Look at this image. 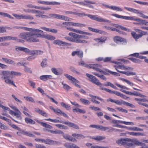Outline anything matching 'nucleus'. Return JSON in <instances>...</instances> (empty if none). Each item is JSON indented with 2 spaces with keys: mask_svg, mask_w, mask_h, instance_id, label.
<instances>
[{
  "mask_svg": "<svg viewBox=\"0 0 148 148\" xmlns=\"http://www.w3.org/2000/svg\"><path fill=\"white\" fill-rule=\"evenodd\" d=\"M30 32H28L27 38V41L30 42H36L39 41V40L37 38L41 37L45 38L50 40H53L56 39V38L52 36L45 34H41L39 33H42L43 31L41 30L32 28H28L26 30Z\"/></svg>",
  "mask_w": 148,
  "mask_h": 148,
  "instance_id": "1",
  "label": "nucleus"
},
{
  "mask_svg": "<svg viewBox=\"0 0 148 148\" xmlns=\"http://www.w3.org/2000/svg\"><path fill=\"white\" fill-rule=\"evenodd\" d=\"M119 145H123L126 147H130L134 145H142L145 144L136 139H131L125 138H121L116 141Z\"/></svg>",
  "mask_w": 148,
  "mask_h": 148,
  "instance_id": "2",
  "label": "nucleus"
},
{
  "mask_svg": "<svg viewBox=\"0 0 148 148\" xmlns=\"http://www.w3.org/2000/svg\"><path fill=\"white\" fill-rule=\"evenodd\" d=\"M112 16H114L117 18H121L126 20H129L136 21L138 23H134L135 24L139 25H148V22L145 20H142L136 17L135 16H125L120 15L117 14H112Z\"/></svg>",
  "mask_w": 148,
  "mask_h": 148,
  "instance_id": "3",
  "label": "nucleus"
},
{
  "mask_svg": "<svg viewBox=\"0 0 148 148\" xmlns=\"http://www.w3.org/2000/svg\"><path fill=\"white\" fill-rule=\"evenodd\" d=\"M115 85L121 88V89H120V90L121 91L125 93L126 94L129 95H135L136 96H139L140 97H146V96L143 95L140 93L137 92H130L126 91L125 90L123 89H126L127 90H129V88L124 86L121 85L117 83H115Z\"/></svg>",
  "mask_w": 148,
  "mask_h": 148,
  "instance_id": "4",
  "label": "nucleus"
},
{
  "mask_svg": "<svg viewBox=\"0 0 148 148\" xmlns=\"http://www.w3.org/2000/svg\"><path fill=\"white\" fill-rule=\"evenodd\" d=\"M45 120L46 121H50L51 122L54 123L59 122L62 123L63 124L68 125L69 127H73L76 129L78 130L79 129V127L77 125L69 121H60L56 119H53L50 118L45 119Z\"/></svg>",
  "mask_w": 148,
  "mask_h": 148,
  "instance_id": "5",
  "label": "nucleus"
},
{
  "mask_svg": "<svg viewBox=\"0 0 148 148\" xmlns=\"http://www.w3.org/2000/svg\"><path fill=\"white\" fill-rule=\"evenodd\" d=\"M21 75V74L20 72H16L14 71H5V76L1 77V79H6V78H13V77L12 76V75L20 76Z\"/></svg>",
  "mask_w": 148,
  "mask_h": 148,
  "instance_id": "6",
  "label": "nucleus"
},
{
  "mask_svg": "<svg viewBox=\"0 0 148 148\" xmlns=\"http://www.w3.org/2000/svg\"><path fill=\"white\" fill-rule=\"evenodd\" d=\"M124 8L126 10L132 12L137 14H140L141 15L140 16L144 18L147 19L148 16H146L142 13L140 11L136 9L131 8L125 7Z\"/></svg>",
  "mask_w": 148,
  "mask_h": 148,
  "instance_id": "7",
  "label": "nucleus"
},
{
  "mask_svg": "<svg viewBox=\"0 0 148 148\" xmlns=\"http://www.w3.org/2000/svg\"><path fill=\"white\" fill-rule=\"evenodd\" d=\"M124 8L126 10L132 12L137 14H140L141 15L140 16L144 18L147 19L148 16H146L142 13L140 11L136 9L131 8L125 7Z\"/></svg>",
  "mask_w": 148,
  "mask_h": 148,
  "instance_id": "8",
  "label": "nucleus"
},
{
  "mask_svg": "<svg viewBox=\"0 0 148 148\" xmlns=\"http://www.w3.org/2000/svg\"><path fill=\"white\" fill-rule=\"evenodd\" d=\"M102 66L97 64H93V69L97 71H98L101 74H105L106 72L101 69Z\"/></svg>",
  "mask_w": 148,
  "mask_h": 148,
  "instance_id": "9",
  "label": "nucleus"
},
{
  "mask_svg": "<svg viewBox=\"0 0 148 148\" xmlns=\"http://www.w3.org/2000/svg\"><path fill=\"white\" fill-rule=\"evenodd\" d=\"M113 39L114 42L116 43L121 42L124 43H126L127 42V40L119 36L114 37Z\"/></svg>",
  "mask_w": 148,
  "mask_h": 148,
  "instance_id": "10",
  "label": "nucleus"
},
{
  "mask_svg": "<svg viewBox=\"0 0 148 148\" xmlns=\"http://www.w3.org/2000/svg\"><path fill=\"white\" fill-rule=\"evenodd\" d=\"M53 43L55 44L58 45L60 46L62 45L64 46H71V43L64 42L58 40H55L54 41Z\"/></svg>",
  "mask_w": 148,
  "mask_h": 148,
  "instance_id": "11",
  "label": "nucleus"
},
{
  "mask_svg": "<svg viewBox=\"0 0 148 148\" xmlns=\"http://www.w3.org/2000/svg\"><path fill=\"white\" fill-rule=\"evenodd\" d=\"M66 28H67V29L68 30H70L71 31L73 32L76 33H77L79 34H86L87 35H91L92 34H91L88 33L86 32H84L81 30H79L77 29H72L70 28H67L66 27H65Z\"/></svg>",
  "mask_w": 148,
  "mask_h": 148,
  "instance_id": "12",
  "label": "nucleus"
},
{
  "mask_svg": "<svg viewBox=\"0 0 148 148\" xmlns=\"http://www.w3.org/2000/svg\"><path fill=\"white\" fill-rule=\"evenodd\" d=\"M52 72L55 75H60L63 73V70L62 69L53 68L51 69Z\"/></svg>",
  "mask_w": 148,
  "mask_h": 148,
  "instance_id": "13",
  "label": "nucleus"
},
{
  "mask_svg": "<svg viewBox=\"0 0 148 148\" xmlns=\"http://www.w3.org/2000/svg\"><path fill=\"white\" fill-rule=\"evenodd\" d=\"M102 5L106 8H109L114 10H116L118 11H122L123 10L122 8L119 7L113 6H109V5L104 4H103Z\"/></svg>",
  "mask_w": 148,
  "mask_h": 148,
  "instance_id": "14",
  "label": "nucleus"
},
{
  "mask_svg": "<svg viewBox=\"0 0 148 148\" xmlns=\"http://www.w3.org/2000/svg\"><path fill=\"white\" fill-rule=\"evenodd\" d=\"M108 91L110 94H114L116 95L120 96L124 99H126L128 98L125 95H124L121 93L116 91H112L108 90Z\"/></svg>",
  "mask_w": 148,
  "mask_h": 148,
  "instance_id": "15",
  "label": "nucleus"
},
{
  "mask_svg": "<svg viewBox=\"0 0 148 148\" xmlns=\"http://www.w3.org/2000/svg\"><path fill=\"white\" fill-rule=\"evenodd\" d=\"M38 2L39 3L45 5H60V3L59 2H49L47 1H42L40 0H39L38 1Z\"/></svg>",
  "mask_w": 148,
  "mask_h": 148,
  "instance_id": "16",
  "label": "nucleus"
},
{
  "mask_svg": "<svg viewBox=\"0 0 148 148\" xmlns=\"http://www.w3.org/2000/svg\"><path fill=\"white\" fill-rule=\"evenodd\" d=\"M116 63L117 64H116L114 66L115 69L118 72L121 73V72L122 71H119V69H125V67L123 64L121 62H116Z\"/></svg>",
  "mask_w": 148,
  "mask_h": 148,
  "instance_id": "17",
  "label": "nucleus"
},
{
  "mask_svg": "<svg viewBox=\"0 0 148 148\" xmlns=\"http://www.w3.org/2000/svg\"><path fill=\"white\" fill-rule=\"evenodd\" d=\"M46 144L49 145H58L59 144H60V143L58 141L47 138Z\"/></svg>",
  "mask_w": 148,
  "mask_h": 148,
  "instance_id": "18",
  "label": "nucleus"
},
{
  "mask_svg": "<svg viewBox=\"0 0 148 148\" xmlns=\"http://www.w3.org/2000/svg\"><path fill=\"white\" fill-rule=\"evenodd\" d=\"M93 128L99 130L101 131H105L106 130H108L109 127H104L102 126L98 125H93Z\"/></svg>",
  "mask_w": 148,
  "mask_h": 148,
  "instance_id": "19",
  "label": "nucleus"
},
{
  "mask_svg": "<svg viewBox=\"0 0 148 148\" xmlns=\"http://www.w3.org/2000/svg\"><path fill=\"white\" fill-rule=\"evenodd\" d=\"M75 55H77L79 57L82 58L83 53L82 51H73L72 53V55L74 56Z\"/></svg>",
  "mask_w": 148,
  "mask_h": 148,
  "instance_id": "20",
  "label": "nucleus"
},
{
  "mask_svg": "<svg viewBox=\"0 0 148 148\" xmlns=\"http://www.w3.org/2000/svg\"><path fill=\"white\" fill-rule=\"evenodd\" d=\"M35 111L38 113L39 114H41L43 116L46 117L47 116V113L44 111L40 110L38 108H35L34 109Z\"/></svg>",
  "mask_w": 148,
  "mask_h": 148,
  "instance_id": "21",
  "label": "nucleus"
},
{
  "mask_svg": "<svg viewBox=\"0 0 148 148\" xmlns=\"http://www.w3.org/2000/svg\"><path fill=\"white\" fill-rule=\"evenodd\" d=\"M52 76L51 75H42L40 77V79L43 81H46L49 79H51Z\"/></svg>",
  "mask_w": 148,
  "mask_h": 148,
  "instance_id": "22",
  "label": "nucleus"
},
{
  "mask_svg": "<svg viewBox=\"0 0 148 148\" xmlns=\"http://www.w3.org/2000/svg\"><path fill=\"white\" fill-rule=\"evenodd\" d=\"M93 20L99 22H109V21L99 18L97 16L93 15Z\"/></svg>",
  "mask_w": 148,
  "mask_h": 148,
  "instance_id": "23",
  "label": "nucleus"
},
{
  "mask_svg": "<svg viewBox=\"0 0 148 148\" xmlns=\"http://www.w3.org/2000/svg\"><path fill=\"white\" fill-rule=\"evenodd\" d=\"M78 65L79 66H82L86 68H89L90 69L92 68V64L88 65L84 63V61H81V62H78Z\"/></svg>",
  "mask_w": 148,
  "mask_h": 148,
  "instance_id": "24",
  "label": "nucleus"
},
{
  "mask_svg": "<svg viewBox=\"0 0 148 148\" xmlns=\"http://www.w3.org/2000/svg\"><path fill=\"white\" fill-rule=\"evenodd\" d=\"M99 100L101 101L104 102V100L103 99L101 98L98 97L93 96V102L97 104H99L100 102L97 101V100Z\"/></svg>",
  "mask_w": 148,
  "mask_h": 148,
  "instance_id": "25",
  "label": "nucleus"
},
{
  "mask_svg": "<svg viewBox=\"0 0 148 148\" xmlns=\"http://www.w3.org/2000/svg\"><path fill=\"white\" fill-rule=\"evenodd\" d=\"M40 28L46 31L51 32L54 33H57L58 32V30L55 29H49L45 27H41Z\"/></svg>",
  "mask_w": 148,
  "mask_h": 148,
  "instance_id": "26",
  "label": "nucleus"
},
{
  "mask_svg": "<svg viewBox=\"0 0 148 148\" xmlns=\"http://www.w3.org/2000/svg\"><path fill=\"white\" fill-rule=\"evenodd\" d=\"M62 24L66 25L67 26L70 25L75 26H80V24L79 23H74L71 22H63V23Z\"/></svg>",
  "mask_w": 148,
  "mask_h": 148,
  "instance_id": "27",
  "label": "nucleus"
},
{
  "mask_svg": "<svg viewBox=\"0 0 148 148\" xmlns=\"http://www.w3.org/2000/svg\"><path fill=\"white\" fill-rule=\"evenodd\" d=\"M128 134L131 135L135 136H144L145 134L144 133L141 132H129Z\"/></svg>",
  "mask_w": 148,
  "mask_h": 148,
  "instance_id": "28",
  "label": "nucleus"
},
{
  "mask_svg": "<svg viewBox=\"0 0 148 148\" xmlns=\"http://www.w3.org/2000/svg\"><path fill=\"white\" fill-rule=\"evenodd\" d=\"M131 34L132 37L136 40H137L138 39L141 38L142 36V34H137L136 33L134 32H132Z\"/></svg>",
  "mask_w": 148,
  "mask_h": 148,
  "instance_id": "29",
  "label": "nucleus"
},
{
  "mask_svg": "<svg viewBox=\"0 0 148 148\" xmlns=\"http://www.w3.org/2000/svg\"><path fill=\"white\" fill-rule=\"evenodd\" d=\"M28 32L22 33L20 34L18 36L19 38L24 39H25L27 41V38L28 36Z\"/></svg>",
  "mask_w": 148,
  "mask_h": 148,
  "instance_id": "30",
  "label": "nucleus"
},
{
  "mask_svg": "<svg viewBox=\"0 0 148 148\" xmlns=\"http://www.w3.org/2000/svg\"><path fill=\"white\" fill-rule=\"evenodd\" d=\"M11 78H6V79H2V80H5V82L8 84H10L12 85H13L14 87H16V86L14 84L13 81L12 80L10 79Z\"/></svg>",
  "mask_w": 148,
  "mask_h": 148,
  "instance_id": "31",
  "label": "nucleus"
},
{
  "mask_svg": "<svg viewBox=\"0 0 148 148\" xmlns=\"http://www.w3.org/2000/svg\"><path fill=\"white\" fill-rule=\"evenodd\" d=\"M25 122L29 124H34L35 123V122L32 119L29 118L28 117H26L25 119Z\"/></svg>",
  "mask_w": 148,
  "mask_h": 148,
  "instance_id": "32",
  "label": "nucleus"
},
{
  "mask_svg": "<svg viewBox=\"0 0 148 148\" xmlns=\"http://www.w3.org/2000/svg\"><path fill=\"white\" fill-rule=\"evenodd\" d=\"M43 53V51L41 50H32L31 55H40L42 54Z\"/></svg>",
  "mask_w": 148,
  "mask_h": 148,
  "instance_id": "33",
  "label": "nucleus"
},
{
  "mask_svg": "<svg viewBox=\"0 0 148 148\" xmlns=\"http://www.w3.org/2000/svg\"><path fill=\"white\" fill-rule=\"evenodd\" d=\"M22 134L29 136L30 137H35L36 136L33 134L30 133V132L27 131L22 130Z\"/></svg>",
  "mask_w": 148,
  "mask_h": 148,
  "instance_id": "34",
  "label": "nucleus"
},
{
  "mask_svg": "<svg viewBox=\"0 0 148 148\" xmlns=\"http://www.w3.org/2000/svg\"><path fill=\"white\" fill-rule=\"evenodd\" d=\"M105 138L106 137L104 136H96L93 137V139L97 141H101Z\"/></svg>",
  "mask_w": 148,
  "mask_h": 148,
  "instance_id": "35",
  "label": "nucleus"
},
{
  "mask_svg": "<svg viewBox=\"0 0 148 148\" xmlns=\"http://www.w3.org/2000/svg\"><path fill=\"white\" fill-rule=\"evenodd\" d=\"M39 123L43 127L46 128L50 129H52L53 128V127L51 126L49 124H47L46 123L42 122H39Z\"/></svg>",
  "mask_w": 148,
  "mask_h": 148,
  "instance_id": "36",
  "label": "nucleus"
},
{
  "mask_svg": "<svg viewBox=\"0 0 148 148\" xmlns=\"http://www.w3.org/2000/svg\"><path fill=\"white\" fill-rule=\"evenodd\" d=\"M0 15L4 16V17H7L11 19H14V18L11 16L9 14L7 13L0 12Z\"/></svg>",
  "mask_w": 148,
  "mask_h": 148,
  "instance_id": "37",
  "label": "nucleus"
},
{
  "mask_svg": "<svg viewBox=\"0 0 148 148\" xmlns=\"http://www.w3.org/2000/svg\"><path fill=\"white\" fill-rule=\"evenodd\" d=\"M128 129L132 130L138 131H142L144 130L143 129H141L136 127H130Z\"/></svg>",
  "mask_w": 148,
  "mask_h": 148,
  "instance_id": "38",
  "label": "nucleus"
},
{
  "mask_svg": "<svg viewBox=\"0 0 148 148\" xmlns=\"http://www.w3.org/2000/svg\"><path fill=\"white\" fill-rule=\"evenodd\" d=\"M17 112L15 113L14 116H15L18 119L20 120L22 119V117L21 115V113L19 110Z\"/></svg>",
  "mask_w": 148,
  "mask_h": 148,
  "instance_id": "39",
  "label": "nucleus"
},
{
  "mask_svg": "<svg viewBox=\"0 0 148 148\" xmlns=\"http://www.w3.org/2000/svg\"><path fill=\"white\" fill-rule=\"evenodd\" d=\"M66 147L67 148H80L76 145L73 143L71 144L66 145Z\"/></svg>",
  "mask_w": 148,
  "mask_h": 148,
  "instance_id": "40",
  "label": "nucleus"
},
{
  "mask_svg": "<svg viewBox=\"0 0 148 148\" xmlns=\"http://www.w3.org/2000/svg\"><path fill=\"white\" fill-rule=\"evenodd\" d=\"M111 57H106L104 59H103V61L104 62H109L112 63H116V62L112 61L111 60Z\"/></svg>",
  "mask_w": 148,
  "mask_h": 148,
  "instance_id": "41",
  "label": "nucleus"
},
{
  "mask_svg": "<svg viewBox=\"0 0 148 148\" xmlns=\"http://www.w3.org/2000/svg\"><path fill=\"white\" fill-rule=\"evenodd\" d=\"M80 100L83 104L85 105H88L90 103V102L89 101L84 99L81 98Z\"/></svg>",
  "mask_w": 148,
  "mask_h": 148,
  "instance_id": "42",
  "label": "nucleus"
},
{
  "mask_svg": "<svg viewBox=\"0 0 148 148\" xmlns=\"http://www.w3.org/2000/svg\"><path fill=\"white\" fill-rule=\"evenodd\" d=\"M93 83H94L97 86H100L101 83L95 77L93 76Z\"/></svg>",
  "mask_w": 148,
  "mask_h": 148,
  "instance_id": "43",
  "label": "nucleus"
},
{
  "mask_svg": "<svg viewBox=\"0 0 148 148\" xmlns=\"http://www.w3.org/2000/svg\"><path fill=\"white\" fill-rule=\"evenodd\" d=\"M24 98L27 101L32 102L34 103H35V101L33 98L31 97L25 96L24 97Z\"/></svg>",
  "mask_w": 148,
  "mask_h": 148,
  "instance_id": "44",
  "label": "nucleus"
},
{
  "mask_svg": "<svg viewBox=\"0 0 148 148\" xmlns=\"http://www.w3.org/2000/svg\"><path fill=\"white\" fill-rule=\"evenodd\" d=\"M116 27L117 28L120 29L121 30L127 32H129L130 31V30L129 29L127 28L126 27L121 25H118L117 26H116Z\"/></svg>",
  "mask_w": 148,
  "mask_h": 148,
  "instance_id": "45",
  "label": "nucleus"
},
{
  "mask_svg": "<svg viewBox=\"0 0 148 148\" xmlns=\"http://www.w3.org/2000/svg\"><path fill=\"white\" fill-rule=\"evenodd\" d=\"M93 74L97 77H100L101 79L105 81H106L107 80L106 78L103 75H100L99 74L95 73H93Z\"/></svg>",
  "mask_w": 148,
  "mask_h": 148,
  "instance_id": "46",
  "label": "nucleus"
},
{
  "mask_svg": "<svg viewBox=\"0 0 148 148\" xmlns=\"http://www.w3.org/2000/svg\"><path fill=\"white\" fill-rule=\"evenodd\" d=\"M56 127L60 128V129H62L65 130H67L68 129V128L66 126L64 125H63L61 124H56Z\"/></svg>",
  "mask_w": 148,
  "mask_h": 148,
  "instance_id": "47",
  "label": "nucleus"
},
{
  "mask_svg": "<svg viewBox=\"0 0 148 148\" xmlns=\"http://www.w3.org/2000/svg\"><path fill=\"white\" fill-rule=\"evenodd\" d=\"M60 104L62 106L66 108L67 110H69L71 109L70 107L64 103L61 102Z\"/></svg>",
  "mask_w": 148,
  "mask_h": 148,
  "instance_id": "48",
  "label": "nucleus"
},
{
  "mask_svg": "<svg viewBox=\"0 0 148 148\" xmlns=\"http://www.w3.org/2000/svg\"><path fill=\"white\" fill-rule=\"evenodd\" d=\"M23 19L32 20L34 19V18L30 15H23Z\"/></svg>",
  "mask_w": 148,
  "mask_h": 148,
  "instance_id": "49",
  "label": "nucleus"
},
{
  "mask_svg": "<svg viewBox=\"0 0 148 148\" xmlns=\"http://www.w3.org/2000/svg\"><path fill=\"white\" fill-rule=\"evenodd\" d=\"M123 104L127 106H129L130 107L132 108H134L135 107V106L134 105L127 102L123 101Z\"/></svg>",
  "mask_w": 148,
  "mask_h": 148,
  "instance_id": "50",
  "label": "nucleus"
},
{
  "mask_svg": "<svg viewBox=\"0 0 148 148\" xmlns=\"http://www.w3.org/2000/svg\"><path fill=\"white\" fill-rule=\"evenodd\" d=\"M25 63H24L23 66L25 67L24 71L27 72H28L30 73H32V71L31 70L30 68L27 67L26 66H25Z\"/></svg>",
  "mask_w": 148,
  "mask_h": 148,
  "instance_id": "51",
  "label": "nucleus"
},
{
  "mask_svg": "<svg viewBox=\"0 0 148 148\" xmlns=\"http://www.w3.org/2000/svg\"><path fill=\"white\" fill-rule=\"evenodd\" d=\"M47 59L46 58H45L43 60V61L41 63V65L42 67H44L47 66Z\"/></svg>",
  "mask_w": 148,
  "mask_h": 148,
  "instance_id": "52",
  "label": "nucleus"
},
{
  "mask_svg": "<svg viewBox=\"0 0 148 148\" xmlns=\"http://www.w3.org/2000/svg\"><path fill=\"white\" fill-rule=\"evenodd\" d=\"M53 134H64V132H63L60 130H56L55 131H53Z\"/></svg>",
  "mask_w": 148,
  "mask_h": 148,
  "instance_id": "53",
  "label": "nucleus"
},
{
  "mask_svg": "<svg viewBox=\"0 0 148 148\" xmlns=\"http://www.w3.org/2000/svg\"><path fill=\"white\" fill-rule=\"evenodd\" d=\"M106 86H110L112 88L115 89H117V88L113 84H112L110 82H108L107 83V84H105V85Z\"/></svg>",
  "mask_w": 148,
  "mask_h": 148,
  "instance_id": "54",
  "label": "nucleus"
},
{
  "mask_svg": "<svg viewBox=\"0 0 148 148\" xmlns=\"http://www.w3.org/2000/svg\"><path fill=\"white\" fill-rule=\"evenodd\" d=\"M93 32L96 33L101 34H104L105 33V32L101 30H99L98 29H93Z\"/></svg>",
  "mask_w": 148,
  "mask_h": 148,
  "instance_id": "55",
  "label": "nucleus"
},
{
  "mask_svg": "<svg viewBox=\"0 0 148 148\" xmlns=\"http://www.w3.org/2000/svg\"><path fill=\"white\" fill-rule=\"evenodd\" d=\"M50 16L52 17L57 19H60V15L56 14H49Z\"/></svg>",
  "mask_w": 148,
  "mask_h": 148,
  "instance_id": "56",
  "label": "nucleus"
},
{
  "mask_svg": "<svg viewBox=\"0 0 148 148\" xmlns=\"http://www.w3.org/2000/svg\"><path fill=\"white\" fill-rule=\"evenodd\" d=\"M69 35L75 38H78V35L75 33L71 32L69 33Z\"/></svg>",
  "mask_w": 148,
  "mask_h": 148,
  "instance_id": "57",
  "label": "nucleus"
},
{
  "mask_svg": "<svg viewBox=\"0 0 148 148\" xmlns=\"http://www.w3.org/2000/svg\"><path fill=\"white\" fill-rule=\"evenodd\" d=\"M37 17H38L39 18L41 17L42 18H49L50 17L47 16V15H43V14H36L35 15Z\"/></svg>",
  "mask_w": 148,
  "mask_h": 148,
  "instance_id": "58",
  "label": "nucleus"
},
{
  "mask_svg": "<svg viewBox=\"0 0 148 148\" xmlns=\"http://www.w3.org/2000/svg\"><path fill=\"white\" fill-rule=\"evenodd\" d=\"M116 109L118 110L119 111L122 112H124L125 113H127L128 111L127 110L123 109L122 108L117 107L116 108Z\"/></svg>",
  "mask_w": 148,
  "mask_h": 148,
  "instance_id": "59",
  "label": "nucleus"
},
{
  "mask_svg": "<svg viewBox=\"0 0 148 148\" xmlns=\"http://www.w3.org/2000/svg\"><path fill=\"white\" fill-rule=\"evenodd\" d=\"M0 128L4 130H6L8 129V128L6 126L4 125L3 124L1 123L0 122Z\"/></svg>",
  "mask_w": 148,
  "mask_h": 148,
  "instance_id": "60",
  "label": "nucleus"
},
{
  "mask_svg": "<svg viewBox=\"0 0 148 148\" xmlns=\"http://www.w3.org/2000/svg\"><path fill=\"white\" fill-rule=\"evenodd\" d=\"M13 15L17 19H23V15H19L17 14H13Z\"/></svg>",
  "mask_w": 148,
  "mask_h": 148,
  "instance_id": "61",
  "label": "nucleus"
},
{
  "mask_svg": "<svg viewBox=\"0 0 148 148\" xmlns=\"http://www.w3.org/2000/svg\"><path fill=\"white\" fill-rule=\"evenodd\" d=\"M130 59L132 62L135 63H139L141 62V61L140 60L136 58H130Z\"/></svg>",
  "mask_w": 148,
  "mask_h": 148,
  "instance_id": "62",
  "label": "nucleus"
},
{
  "mask_svg": "<svg viewBox=\"0 0 148 148\" xmlns=\"http://www.w3.org/2000/svg\"><path fill=\"white\" fill-rule=\"evenodd\" d=\"M94 40L97 43L103 42H104L105 40L101 38H96L94 39Z\"/></svg>",
  "mask_w": 148,
  "mask_h": 148,
  "instance_id": "63",
  "label": "nucleus"
},
{
  "mask_svg": "<svg viewBox=\"0 0 148 148\" xmlns=\"http://www.w3.org/2000/svg\"><path fill=\"white\" fill-rule=\"evenodd\" d=\"M63 88L67 91H69V89L71 88L69 86L66 84H64Z\"/></svg>",
  "mask_w": 148,
  "mask_h": 148,
  "instance_id": "64",
  "label": "nucleus"
}]
</instances>
